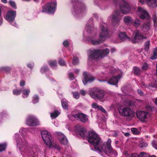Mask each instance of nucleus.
<instances>
[{
	"instance_id": "nucleus-10",
	"label": "nucleus",
	"mask_w": 157,
	"mask_h": 157,
	"mask_svg": "<svg viewBox=\"0 0 157 157\" xmlns=\"http://www.w3.org/2000/svg\"><path fill=\"white\" fill-rule=\"evenodd\" d=\"M56 6V2L48 3L45 6L43 7L42 12L49 13H53L55 11Z\"/></svg>"
},
{
	"instance_id": "nucleus-63",
	"label": "nucleus",
	"mask_w": 157,
	"mask_h": 157,
	"mask_svg": "<svg viewBox=\"0 0 157 157\" xmlns=\"http://www.w3.org/2000/svg\"><path fill=\"white\" fill-rule=\"evenodd\" d=\"M2 2L4 3H7V0H2Z\"/></svg>"
},
{
	"instance_id": "nucleus-45",
	"label": "nucleus",
	"mask_w": 157,
	"mask_h": 157,
	"mask_svg": "<svg viewBox=\"0 0 157 157\" xmlns=\"http://www.w3.org/2000/svg\"><path fill=\"white\" fill-rule=\"evenodd\" d=\"M78 63V58L75 57H74L72 61L73 64L74 65H75L77 64Z\"/></svg>"
},
{
	"instance_id": "nucleus-28",
	"label": "nucleus",
	"mask_w": 157,
	"mask_h": 157,
	"mask_svg": "<svg viewBox=\"0 0 157 157\" xmlns=\"http://www.w3.org/2000/svg\"><path fill=\"white\" fill-rule=\"evenodd\" d=\"M60 114V113L57 110H55L50 113L51 117L52 119H55Z\"/></svg>"
},
{
	"instance_id": "nucleus-14",
	"label": "nucleus",
	"mask_w": 157,
	"mask_h": 157,
	"mask_svg": "<svg viewBox=\"0 0 157 157\" xmlns=\"http://www.w3.org/2000/svg\"><path fill=\"white\" fill-rule=\"evenodd\" d=\"M83 75L84 78L82 81L84 85H86L88 83L92 82L94 80V77L92 76L89 73L84 72Z\"/></svg>"
},
{
	"instance_id": "nucleus-64",
	"label": "nucleus",
	"mask_w": 157,
	"mask_h": 157,
	"mask_svg": "<svg viewBox=\"0 0 157 157\" xmlns=\"http://www.w3.org/2000/svg\"><path fill=\"white\" fill-rule=\"evenodd\" d=\"M155 103L156 105H157V98L155 99Z\"/></svg>"
},
{
	"instance_id": "nucleus-44",
	"label": "nucleus",
	"mask_w": 157,
	"mask_h": 157,
	"mask_svg": "<svg viewBox=\"0 0 157 157\" xmlns=\"http://www.w3.org/2000/svg\"><path fill=\"white\" fill-rule=\"evenodd\" d=\"M48 71V69L45 67H43L41 69V72L42 73H44Z\"/></svg>"
},
{
	"instance_id": "nucleus-16",
	"label": "nucleus",
	"mask_w": 157,
	"mask_h": 157,
	"mask_svg": "<svg viewBox=\"0 0 157 157\" xmlns=\"http://www.w3.org/2000/svg\"><path fill=\"white\" fill-rule=\"evenodd\" d=\"M137 13L138 15L142 20L148 19L149 18V15L146 11L140 7H138Z\"/></svg>"
},
{
	"instance_id": "nucleus-25",
	"label": "nucleus",
	"mask_w": 157,
	"mask_h": 157,
	"mask_svg": "<svg viewBox=\"0 0 157 157\" xmlns=\"http://www.w3.org/2000/svg\"><path fill=\"white\" fill-rule=\"evenodd\" d=\"M132 24L133 26L137 28L140 25L141 21L139 18H136L135 20H132Z\"/></svg>"
},
{
	"instance_id": "nucleus-41",
	"label": "nucleus",
	"mask_w": 157,
	"mask_h": 157,
	"mask_svg": "<svg viewBox=\"0 0 157 157\" xmlns=\"http://www.w3.org/2000/svg\"><path fill=\"white\" fill-rule=\"evenodd\" d=\"M153 19L154 22V25L155 26H157V18L156 15L154 14L153 16Z\"/></svg>"
},
{
	"instance_id": "nucleus-4",
	"label": "nucleus",
	"mask_w": 157,
	"mask_h": 157,
	"mask_svg": "<svg viewBox=\"0 0 157 157\" xmlns=\"http://www.w3.org/2000/svg\"><path fill=\"white\" fill-rule=\"evenodd\" d=\"M93 28L89 24H87L85 28L86 30L85 34L88 38V41H90L93 44H98L103 42L102 40L96 39V36L95 34L92 31Z\"/></svg>"
},
{
	"instance_id": "nucleus-31",
	"label": "nucleus",
	"mask_w": 157,
	"mask_h": 157,
	"mask_svg": "<svg viewBox=\"0 0 157 157\" xmlns=\"http://www.w3.org/2000/svg\"><path fill=\"white\" fill-rule=\"evenodd\" d=\"M133 71L134 73L136 75L140 74L141 72V71L138 67H134L133 68Z\"/></svg>"
},
{
	"instance_id": "nucleus-29",
	"label": "nucleus",
	"mask_w": 157,
	"mask_h": 157,
	"mask_svg": "<svg viewBox=\"0 0 157 157\" xmlns=\"http://www.w3.org/2000/svg\"><path fill=\"white\" fill-rule=\"evenodd\" d=\"M21 92H22L23 94V98H26L28 96L30 92V90L29 89H24L22 90Z\"/></svg>"
},
{
	"instance_id": "nucleus-24",
	"label": "nucleus",
	"mask_w": 157,
	"mask_h": 157,
	"mask_svg": "<svg viewBox=\"0 0 157 157\" xmlns=\"http://www.w3.org/2000/svg\"><path fill=\"white\" fill-rule=\"evenodd\" d=\"M151 28L150 23L149 22L144 24L142 26L141 29L143 32L146 33Z\"/></svg>"
},
{
	"instance_id": "nucleus-53",
	"label": "nucleus",
	"mask_w": 157,
	"mask_h": 157,
	"mask_svg": "<svg viewBox=\"0 0 157 157\" xmlns=\"http://www.w3.org/2000/svg\"><path fill=\"white\" fill-rule=\"evenodd\" d=\"M2 17L1 10L0 7V25H1L2 23Z\"/></svg>"
},
{
	"instance_id": "nucleus-6",
	"label": "nucleus",
	"mask_w": 157,
	"mask_h": 157,
	"mask_svg": "<svg viewBox=\"0 0 157 157\" xmlns=\"http://www.w3.org/2000/svg\"><path fill=\"white\" fill-rule=\"evenodd\" d=\"M119 113L128 119L131 120L135 116L134 112L128 106H121L118 108Z\"/></svg>"
},
{
	"instance_id": "nucleus-3",
	"label": "nucleus",
	"mask_w": 157,
	"mask_h": 157,
	"mask_svg": "<svg viewBox=\"0 0 157 157\" xmlns=\"http://www.w3.org/2000/svg\"><path fill=\"white\" fill-rule=\"evenodd\" d=\"M108 48L104 50L95 49L90 51L88 58V62L91 63L95 60H98L107 55L109 52Z\"/></svg>"
},
{
	"instance_id": "nucleus-48",
	"label": "nucleus",
	"mask_w": 157,
	"mask_h": 157,
	"mask_svg": "<svg viewBox=\"0 0 157 157\" xmlns=\"http://www.w3.org/2000/svg\"><path fill=\"white\" fill-rule=\"evenodd\" d=\"M19 132L23 136H25L26 134L25 129L24 128L21 129L19 131Z\"/></svg>"
},
{
	"instance_id": "nucleus-7",
	"label": "nucleus",
	"mask_w": 157,
	"mask_h": 157,
	"mask_svg": "<svg viewBox=\"0 0 157 157\" xmlns=\"http://www.w3.org/2000/svg\"><path fill=\"white\" fill-rule=\"evenodd\" d=\"M122 17V16L120 11L118 10H115L108 17V19L111 21L114 25H117L119 23Z\"/></svg>"
},
{
	"instance_id": "nucleus-40",
	"label": "nucleus",
	"mask_w": 157,
	"mask_h": 157,
	"mask_svg": "<svg viewBox=\"0 0 157 157\" xmlns=\"http://www.w3.org/2000/svg\"><path fill=\"white\" fill-rule=\"evenodd\" d=\"M73 96L74 98L78 99L79 97V93L78 92H72Z\"/></svg>"
},
{
	"instance_id": "nucleus-35",
	"label": "nucleus",
	"mask_w": 157,
	"mask_h": 157,
	"mask_svg": "<svg viewBox=\"0 0 157 157\" xmlns=\"http://www.w3.org/2000/svg\"><path fill=\"white\" fill-rule=\"evenodd\" d=\"M150 45V41L148 40L144 44V49L146 50H147L149 48Z\"/></svg>"
},
{
	"instance_id": "nucleus-33",
	"label": "nucleus",
	"mask_w": 157,
	"mask_h": 157,
	"mask_svg": "<svg viewBox=\"0 0 157 157\" xmlns=\"http://www.w3.org/2000/svg\"><path fill=\"white\" fill-rule=\"evenodd\" d=\"M151 58L153 60L157 59V48L154 49L153 56Z\"/></svg>"
},
{
	"instance_id": "nucleus-22",
	"label": "nucleus",
	"mask_w": 157,
	"mask_h": 157,
	"mask_svg": "<svg viewBox=\"0 0 157 157\" xmlns=\"http://www.w3.org/2000/svg\"><path fill=\"white\" fill-rule=\"evenodd\" d=\"M118 36L120 40L122 41L126 40H131V39L126 35L124 32H120L118 34Z\"/></svg>"
},
{
	"instance_id": "nucleus-12",
	"label": "nucleus",
	"mask_w": 157,
	"mask_h": 157,
	"mask_svg": "<svg viewBox=\"0 0 157 157\" xmlns=\"http://www.w3.org/2000/svg\"><path fill=\"white\" fill-rule=\"evenodd\" d=\"M120 2V8L121 11L124 14L128 13L131 10V7L128 3L124 0H119Z\"/></svg>"
},
{
	"instance_id": "nucleus-57",
	"label": "nucleus",
	"mask_w": 157,
	"mask_h": 157,
	"mask_svg": "<svg viewBox=\"0 0 157 157\" xmlns=\"http://www.w3.org/2000/svg\"><path fill=\"white\" fill-rule=\"evenodd\" d=\"M76 84L75 83H72L71 85V86L72 88H75L76 86Z\"/></svg>"
},
{
	"instance_id": "nucleus-1",
	"label": "nucleus",
	"mask_w": 157,
	"mask_h": 157,
	"mask_svg": "<svg viewBox=\"0 0 157 157\" xmlns=\"http://www.w3.org/2000/svg\"><path fill=\"white\" fill-rule=\"evenodd\" d=\"M75 130L81 136L87 137L88 142L93 146L96 151L100 153L101 156L103 155L102 151L108 156L111 157H116L117 155V152L111 147L110 139H108L105 145L102 147V142L101 138L94 131H90L88 132L83 127L79 125L76 126Z\"/></svg>"
},
{
	"instance_id": "nucleus-37",
	"label": "nucleus",
	"mask_w": 157,
	"mask_h": 157,
	"mask_svg": "<svg viewBox=\"0 0 157 157\" xmlns=\"http://www.w3.org/2000/svg\"><path fill=\"white\" fill-rule=\"evenodd\" d=\"M11 69L9 67H3L1 68V70L2 71H4L6 72H9L10 71Z\"/></svg>"
},
{
	"instance_id": "nucleus-32",
	"label": "nucleus",
	"mask_w": 157,
	"mask_h": 157,
	"mask_svg": "<svg viewBox=\"0 0 157 157\" xmlns=\"http://www.w3.org/2000/svg\"><path fill=\"white\" fill-rule=\"evenodd\" d=\"M49 64L51 67L53 68L57 66V63L56 60H50L49 62Z\"/></svg>"
},
{
	"instance_id": "nucleus-2",
	"label": "nucleus",
	"mask_w": 157,
	"mask_h": 157,
	"mask_svg": "<svg viewBox=\"0 0 157 157\" xmlns=\"http://www.w3.org/2000/svg\"><path fill=\"white\" fill-rule=\"evenodd\" d=\"M77 0H72V6L71 10L72 14L75 17L80 18L83 16L86 10L84 4L79 3Z\"/></svg>"
},
{
	"instance_id": "nucleus-23",
	"label": "nucleus",
	"mask_w": 157,
	"mask_h": 157,
	"mask_svg": "<svg viewBox=\"0 0 157 157\" xmlns=\"http://www.w3.org/2000/svg\"><path fill=\"white\" fill-rule=\"evenodd\" d=\"M148 5L151 7H157V0H146Z\"/></svg>"
},
{
	"instance_id": "nucleus-20",
	"label": "nucleus",
	"mask_w": 157,
	"mask_h": 157,
	"mask_svg": "<svg viewBox=\"0 0 157 157\" xmlns=\"http://www.w3.org/2000/svg\"><path fill=\"white\" fill-rule=\"evenodd\" d=\"M59 142L61 144L66 145L68 143V141L66 136L62 133H59L58 136Z\"/></svg>"
},
{
	"instance_id": "nucleus-60",
	"label": "nucleus",
	"mask_w": 157,
	"mask_h": 157,
	"mask_svg": "<svg viewBox=\"0 0 157 157\" xmlns=\"http://www.w3.org/2000/svg\"><path fill=\"white\" fill-rule=\"evenodd\" d=\"M33 64H28L27 65V66L28 67H29V68H30V69H32L33 67Z\"/></svg>"
},
{
	"instance_id": "nucleus-15",
	"label": "nucleus",
	"mask_w": 157,
	"mask_h": 157,
	"mask_svg": "<svg viewBox=\"0 0 157 157\" xmlns=\"http://www.w3.org/2000/svg\"><path fill=\"white\" fill-rule=\"evenodd\" d=\"M16 15L15 11H9L7 12L4 18L9 22H12L14 21Z\"/></svg>"
},
{
	"instance_id": "nucleus-61",
	"label": "nucleus",
	"mask_w": 157,
	"mask_h": 157,
	"mask_svg": "<svg viewBox=\"0 0 157 157\" xmlns=\"http://www.w3.org/2000/svg\"><path fill=\"white\" fill-rule=\"evenodd\" d=\"M116 51V49L114 48H113L111 50V52L112 53H113Z\"/></svg>"
},
{
	"instance_id": "nucleus-46",
	"label": "nucleus",
	"mask_w": 157,
	"mask_h": 157,
	"mask_svg": "<svg viewBox=\"0 0 157 157\" xmlns=\"http://www.w3.org/2000/svg\"><path fill=\"white\" fill-rule=\"evenodd\" d=\"M21 90H18L16 89L13 90V92L14 94L15 95H18L21 94Z\"/></svg>"
},
{
	"instance_id": "nucleus-49",
	"label": "nucleus",
	"mask_w": 157,
	"mask_h": 157,
	"mask_svg": "<svg viewBox=\"0 0 157 157\" xmlns=\"http://www.w3.org/2000/svg\"><path fill=\"white\" fill-rule=\"evenodd\" d=\"M151 144L153 147L157 149V141L155 140H153Z\"/></svg>"
},
{
	"instance_id": "nucleus-9",
	"label": "nucleus",
	"mask_w": 157,
	"mask_h": 157,
	"mask_svg": "<svg viewBox=\"0 0 157 157\" xmlns=\"http://www.w3.org/2000/svg\"><path fill=\"white\" fill-rule=\"evenodd\" d=\"M134 37L131 39L132 42L133 43H138L143 39H146L147 37L141 34L139 30H136L133 33Z\"/></svg>"
},
{
	"instance_id": "nucleus-19",
	"label": "nucleus",
	"mask_w": 157,
	"mask_h": 157,
	"mask_svg": "<svg viewBox=\"0 0 157 157\" xmlns=\"http://www.w3.org/2000/svg\"><path fill=\"white\" fill-rule=\"evenodd\" d=\"M121 77L122 75L119 74L117 77L114 76L111 77L107 82L111 85H115L118 83L119 80Z\"/></svg>"
},
{
	"instance_id": "nucleus-51",
	"label": "nucleus",
	"mask_w": 157,
	"mask_h": 157,
	"mask_svg": "<svg viewBox=\"0 0 157 157\" xmlns=\"http://www.w3.org/2000/svg\"><path fill=\"white\" fill-rule=\"evenodd\" d=\"M137 92L138 94L140 96H143L144 95V93L140 89H138L137 90Z\"/></svg>"
},
{
	"instance_id": "nucleus-13",
	"label": "nucleus",
	"mask_w": 157,
	"mask_h": 157,
	"mask_svg": "<svg viewBox=\"0 0 157 157\" xmlns=\"http://www.w3.org/2000/svg\"><path fill=\"white\" fill-rule=\"evenodd\" d=\"M100 30L99 37L100 38H105L108 35L109 31L105 24L103 23H101L100 25Z\"/></svg>"
},
{
	"instance_id": "nucleus-26",
	"label": "nucleus",
	"mask_w": 157,
	"mask_h": 157,
	"mask_svg": "<svg viewBox=\"0 0 157 157\" xmlns=\"http://www.w3.org/2000/svg\"><path fill=\"white\" fill-rule=\"evenodd\" d=\"M131 157H147V154L145 152H141L139 155L136 153L132 154Z\"/></svg>"
},
{
	"instance_id": "nucleus-5",
	"label": "nucleus",
	"mask_w": 157,
	"mask_h": 157,
	"mask_svg": "<svg viewBox=\"0 0 157 157\" xmlns=\"http://www.w3.org/2000/svg\"><path fill=\"white\" fill-rule=\"evenodd\" d=\"M41 135L44 143L49 147H52L58 150H60V147L58 145L52 143V137L50 133L47 131L44 130L42 132Z\"/></svg>"
},
{
	"instance_id": "nucleus-18",
	"label": "nucleus",
	"mask_w": 157,
	"mask_h": 157,
	"mask_svg": "<svg viewBox=\"0 0 157 157\" xmlns=\"http://www.w3.org/2000/svg\"><path fill=\"white\" fill-rule=\"evenodd\" d=\"M148 113L144 111H140L136 113L137 117L142 122H144L148 115Z\"/></svg>"
},
{
	"instance_id": "nucleus-50",
	"label": "nucleus",
	"mask_w": 157,
	"mask_h": 157,
	"mask_svg": "<svg viewBox=\"0 0 157 157\" xmlns=\"http://www.w3.org/2000/svg\"><path fill=\"white\" fill-rule=\"evenodd\" d=\"M38 98L37 96L36 95H35L33 98V103H37L38 101Z\"/></svg>"
},
{
	"instance_id": "nucleus-54",
	"label": "nucleus",
	"mask_w": 157,
	"mask_h": 157,
	"mask_svg": "<svg viewBox=\"0 0 157 157\" xmlns=\"http://www.w3.org/2000/svg\"><path fill=\"white\" fill-rule=\"evenodd\" d=\"M69 76L71 80H73L75 78L74 75L72 73H70L69 74Z\"/></svg>"
},
{
	"instance_id": "nucleus-34",
	"label": "nucleus",
	"mask_w": 157,
	"mask_h": 157,
	"mask_svg": "<svg viewBox=\"0 0 157 157\" xmlns=\"http://www.w3.org/2000/svg\"><path fill=\"white\" fill-rule=\"evenodd\" d=\"M148 68V65L146 63H144L141 67V69L142 70L145 71Z\"/></svg>"
},
{
	"instance_id": "nucleus-27",
	"label": "nucleus",
	"mask_w": 157,
	"mask_h": 157,
	"mask_svg": "<svg viewBox=\"0 0 157 157\" xmlns=\"http://www.w3.org/2000/svg\"><path fill=\"white\" fill-rule=\"evenodd\" d=\"M98 97L96 98L97 99H101L103 98L104 96H106L105 94L104 93L103 91L99 90L98 89V93L97 94ZM105 97L107 98V96H105Z\"/></svg>"
},
{
	"instance_id": "nucleus-17",
	"label": "nucleus",
	"mask_w": 157,
	"mask_h": 157,
	"mask_svg": "<svg viewBox=\"0 0 157 157\" xmlns=\"http://www.w3.org/2000/svg\"><path fill=\"white\" fill-rule=\"evenodd\" d=\"M73 116L84 123L87 122L88 121L87 116L83 113H78L73 115Z\"/></svg>"
},
{
	"instance_id": "nucleus-62",
	"label": "nucleus",
	"mask_w": 157,
	"mask_h": 157,
	"mask_svg": "<svg viewBox=\"0 0 157 157\" xmlns=\"http://www.w3.org/2000/svg\"><path fill=\"white\" fill-rule=\"evenodd\" d=\"M142 4L144 3V0H138Z\"/></svg>"
},
{
	"instance_id": "nucleus-39",
	"label": "nucleus",
	"mask_w": 157,
	"mask_h": 157,
	"mask_svg": "<svg viewBox=\"0 0 157 157\" xmlns=\"http://www.w3.org/2000/svg\"><path fill=\"white\" fill-rule=\"evenodd\" d=\"M58 63L61 66H63L66 65L65 62L62 59H59Z\"/></svg>"
},
{
	"instance_id": "nucleus-52",
	"label": "nucleus",
	"mask_w": 157,
	"mask_h": 157,
	"mask_svg": "<svg viewBox=\"0 0 157 157\" xmlns=\"http://www.w3.org/2000/svg\"><path fill=\"white\" fill-rule=\"evenodd\" d=\"M63 46L66 47H67L69 46V43L67 40L64 41L63 43Z\"/></svg>"
},
{
	"instance_id": "nucleus-55",
	"label": "nucleus",
	"mask_w": 157,
	"mask_h": 157,
	"mask_svg": "<svg viewBox=\"0 0 157 157\" xmlns=\"http://www.w3.org/2000/svg\"><path fill=\"white\" fill-rule=\"evenodd\" d=\"M98 110H101L102 112H103L104 113H106L107 112L101 106H100Z\"/></svg>"
},
{
	"instance_id": "nucleus-38",
	"label": "nucleus",
	"mask_w": 157,
	"mask_h": 157,
	"mask_svg": "<svg viewBox=\"0 0 157 157\" xmlns=\"http://www.w3.org/2000/svg\"><path fill=\"white\" fill-rule=\"evenodd\" d=\"M67 101H62V105L63 108L65 109H67Z\"/></svg>"
},
{
	"instance_id": "nucleus-42",
	"label": "nucleus",
	"mask_w": 157,
	"mask_h": 157,
	"mask_svg": "<svg viewBox=\"0 0 157 157\" xmlns=\"http://www.w3.org/2000/svg\"><path fill=\"white\" fill-rule=\"evenodd\" d=\"M131 131L132 133L135 134H138L139 133V132L136 128H132L131 129Z\"/></svg>"
},
{
	"instance_id": "nucleus-8",
	"label": "nucleus",
	"mask_w": 157,
	"mask_h": 157,
	"mask_svg": "<svg viewBox=\"0 0 157 157\" xmlns=\"http://www.w3.org/2000/svg\"><path fill=\"white\" fill-rule=\"evenodd\" d=\"M14 137L17 141V146L21 151H22L28 149V144L25 139L19 138V136L17 133L14 135Z\"/></svg>"
},
{
	"instance_id": "nucleus-56",
	"label": "nucleus",
	"mask_w": 157,
	"mask_h": 157,
	"mask_svg": "<svg viewBox=\"0 0 157 157\" xmlns=\"http://www.w3.org/2000/svg\"><path fill=\"white\" fill-rule=\"evenodd\" d=\"M25 84V82L23 80H21L20 83V85L21 86H24Z\"/></svg>"
},
{
	"instance_id": "nucleus-11",
	"label": "nucleus",
	"mask_w": 157,
	"mask_h": 157,
	"mask_svg": "<svg viewBox=\"0 0 157 157\" xmlns=\"http://www.w3.org/2000/svg\"><path fill=\"white\" fill-rule=\"evenodd\" d=\"M26 124L30 126H36L40 125V122L35 116H30L28 117Z\"/></svg>"
},
{
	"instance_id": "nucleus-59",
	"label": "nucleus",
	"mask_w": 157,
	"mask_h": 157,
	"mask_svg": "<svg viewBox=\"0 0 157 157\" xmlns=\"http://www.w3.org/2000/svg\"><path fill=\"white\" fill-rule=\"evenodd\" d=\"M110 72L113 73L115 71V70L113 67H111L110 69Z\"/></svg>"
},
{
	"instance_id": "nucleus-43",
	"label": "nucleus",
	"mask_w": 157,
	"mask_h": 157,
	"mask_svg": "<svg viewBox=\"0 0 157 157\" xmlns=\"http://www.w3.org/2000/svg\"><path fill=\"white\" fill-rule=\"evenodd\" d=\"M92 106L93 108L95 109H99V108L100 106L98 105L97 104V103H93L92 104Z\"/></svg>"
},
{
	"instance_id": "nucleus-58",
	"label": "nucleus",
	"mask_w": 157,
	"mask_h": 157,
	"mask_svg": "<svg viewBox=\"0 0 157 157\" xmlns=\"http://www.w3.org/2000/svg\"><path fill=\"white\" fill-rule=\"evenodd\" d=\"M80 93H81V94L83 95H85V94H86V92L84 90H81L80 91Z\"/></svg>"
},
{
	"instance_id": "nucleus-21",
	"label": "nucleus",
	"mask_w": 157,
	"mask_h": 157,
	"mask_svg": "<svg viewBox=\"0 0 157 157\" xmlns=\"http://www.w3.org/2000/svg\"><path fill=\"white\" fill-rule=\"evenodd\" d=\"M98 93V89L96 88H93L90 89L89 94L90 97L95 99L98 97L97 94Z\"/></svg>"
},
{
	"instance_id": "nucleus-47",
	"label": "nucleus",
	"mask_w": 157,
	"mask_h": 157,
	"mask_svg": "<svg viewBox=\"0 0 157 157\" xmlns=\"http://www.w3.org/2000/svg\"><path fill=\"white\" fill-rule=\"evenodd\" d=\"M9 3L10 5L13 8L15 9H16V6L15 2L12 1H10L9 2Z\"/></svg>"
},
{
	"instance_id": "nucleus-36",
	"label": "nucleus",
	"mask_w": 157,
	"mask_h": 157,
	"mask_svg": "<svg viewBox=\"0 0 157 157\" xmlns=\"http://www.w3.org/2000/svg\"><path fill=\"white\" fill-rule=\"evenodd\" d=\"M6 144H0V152L4 151L6 148Z\"/></svg>"
},
{
	"instance_id": "nucleus-30",
	"label": "nucleus",
	"mask_w": 157,
	"mask_h": 157,
	"mask_svg": "<svg viewBox=\"0 0 157 157\" xmlns=\"http://www.w3.org/2000/svg\"><path fill=\"white\" fill-rule=\"evenodd\" d=\"M124 22L126 24H128L132 22V18L129 16H125L124 18Z\"/></svg>"
}]
</instances>
